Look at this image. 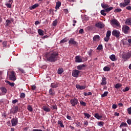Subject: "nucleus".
<instances>
[{"mask_svg": "<svg viewBox=\"0 0 131 131\" xmlns=\"http://www.w3.org/2000/svg\"><path fill=\"white\" fill-rule=\"evenodd\" d=\"M75 61L76 63H81L82 62V59L80 56H76L75 57Z\"/></svg>", "mask_w": 131, "mask_h": 131, "instance_id": "nucleus-13", "label": "nucleus"}, {"mask_svg": "<svg viewBox=\"0 0 131 131\" xmlns=\"http://www.w3.org/2000/svg\"><path fill=\"white\" fill-rule=\"evenodd\" d=\"M126 10H128V11H131V6H128L126 7Z\"/></svg>", "mask_w": 131, "mask_h": 131, "instance_id": "nucleus-60", "label": "nucleus"}, {"mask_svg": "<svg viewBox=\"0 0 131 131\" xmlns=\"http://www.w3.org/2000/svg\"><path fill=\"white\" fill-rule=\"evenodd\" d=\"M58 124H59L60 127H64V125H63V123L61 121H58Z\"/></svg>", "mask_w": 131, "mask_h": 131, "instance_id": "nucleus-41", "label": "nucleus"}, {"mask_svg": "<svg viewBox=\"0 0 131 131\" xmlns=\"http://www.w3.org/2000/svg\"><path fill=\"white\" fill-rule=\"evenodd\" d=\"M18 111L19 107H18V106H15L10 111V113H12V114H16V113H17V112H18Z\"/></svg>", "mask_w": 131, "mask_h": 131, "instance_id": "nucleus-8", "label": "nucleus"}, {"mask_svg": "<svg viewBox=\"0 0 131 131\" xmlns=\"http://www.w3.org/2000/svg\"><path fill=\"white\" fill-rule=\"evenodd\" d=\"M83 67H86V64H81L77 67L78 70H82Z\"/></svg>", "mask_w": 131, "mask_h": 131, "instance_id": "nucleus-19", "label": "nucleus"}, {"mask_svg": "<svg viewBox=\"0 0 131 131\" xmlns=\"http://www.w3.org/2000/svg\"><path fill=\"white\" fill-rule=\"evenodd\" d=\"M51 108L52 110H55V109L57 110V109L58 108V107L56 105H53L52 106Z\"/></svg>", "mask_w": 131, "mask_h": 131, "instance_id": "nucleus-49", "label": "nucleus"}, {"mask_svg": "<svg viewBox=\"0 0 131 131\" xmlns=\"http://www.w3.org/2000/svg\"><path fill=\"white\" fill-rule=\"evenodd\" d=\"M62 72H64V70H63V68H59L58 69V74H62Z\"/></svg>", "mask_w": 131, "mask_h": 131, "instance_id": "nucleus-29", "label": "nucleus"}, {"mask_svg": "<svg viewBox=\"0 0 131 131\" xmlns=\"http://www.w3.org/2000/svg\"><path fill=\"white\" fill-rule=\"evenodd\" d=\"M1 91L2 92V93H0V96H4L7 94L8 90L6 88V87L2 86L0 88Z\"/></svg>", "mask_w": 131, "mask_h": 131, "instance_id": "nucleus-9", "label": "nucleus"}, {"mask_svg": "<svg viewBox=\"0 0 131 131\" xmlns=\"http://www.w3.org/2000/svg\"><path fill=\"white\" fill-rule=\"evenodd\" d=\"M79 73H80V71L77 70H74L72 71V74L73 77H77L79 75Z\"/></svg>", "mask_w": 131, "mask_h": 131, "instance_id": "nucleus-10", "label": "nucleus"}, {"mask_svg": "<svg viewBox=\"0 0 131 131\" xmlns=\"http://www.w3.org/2000/svg\"><path fill=\"white\" fill-rule=\"evenodd\" d=\"M38 33L39 35H40L41 36H43V31L41 29L38 30Z\"/></svg>", "mask_w": 131, "mask_h": 131, "instance_id": "nucleus-27", "label": "nucleus"}, {"mask_svg": "<svg viewBox=\"0 0 131 131\" xmlns=\"http://www.w3.org/2000/svg\"><path fill=\"white\" fill-rule=\"evenodd\" d=\"M107 95H108V92L106 91V92H104V93L101 95V97L104 98V97H106V96Z\"/></svg>", "mask_w": 131, "mask_h": 131, "instance_id": "nucleus-35", "label": "nucleus"}, {"mask_svg": "<svg viewBox=\"0 0 131 131\" xmlns=\"http://www.w3.org/2000/svg\"><path fill=\"white\" fill-rule=\"evenodd\" d=\"M95 118H97V119L100 120L101 118H103V116L100 115L99 116V113H96L94 115Z\"/></svg>", "mask_w": 131, "mask_h": 131, "instance_id": "nucleus-22", "label": "nucleus"}, {"mask_svg": "<svg viewBox=\"0 0 131 131\" xmlns=\"http://www.w3.org/2000/svg\"><path fill=\"white\" fill-rule=\"evenodd\" d=\"M128 91H129V87H126L125 89H123L122 91L125 93V92H128Z\"/></svg>", "mask_w": 131, "mask_h": 131, "instance_id": "nucleus-47", "label": "nucleus"}, {"mask_svg": "<svg viewBox=\"0 0 131 131\" xmlns=\"http://www.w3.org/2000/svg\"><path fill=\"white\" fill-rule=\"evenodd\" d=\"M37 7H39V4H35L34 5L31 6L29 9L30 10H33L34 9H35L37 8Z\"/></svg>", "mask_w": 131, "mask_h": 131, "instance_id": "nucleus-20", "label": "nucleus"}, {"mask_svg": "<svg viewBox=\"0 0 131 131\" xmlns=\"http://www.w3.org/2000/svg\"><path fill=\"white\" fill-rule=\"evenodd\" d=\"M123 126H125V127H126V126H127V124H126V123H124V122H122L121 124L120 127V128H121V127H122Z\"/></svg>", "mask_w": 131, "mask_h": 131, "instance_id": "nucleus-33", "label": "nucleus"}, {"mask_svg": "<svg viewBox=\"0 0 131 131\" xmlns=\"http://www.w3.org/2000/svg\"><path fill=\"white\" fill-rule=\"evenodd\" d=\"M110 59H111L112 61H116V57L115 56V55L112 54V55L110 56Z\"/></svg>", "mask_w": 131, "mask_h": 131, "instance_id": "nucleus-24", "label": "nucleus"}, {"mask_svg": "<svg viewBox=\"0 0 131 131\" xmlns=\"http://www.w3.org/2000/svg\"><path fill=\"white\" fill-rule=\"evenodd\" d=\"M69 43L70 45H77V42H76V41L74 40V39L71 38L70 40L69 41Z\"/></svg>", "mask_w": 131, "mask_h": 131, "instance_id": "nucleus-14", "label": "nucleus"}, {"mask_svg": "<svg viewBox=\"0 0 131 131\" xmlns=\"http://www.w3.org/2000/svg\"><path fill=\"white\" fill-rule=\"evenodd\" d=\"M106 36L110 37V36H111V31H110V30L107 31L106 32Z\"/></svg>", "mask_w": 131, "mask_h": 131, "instance_id": "nucleus-43", "label": "nucleus"}, {"mask_svg": "<svg viewBox=\"0 0 131 131\" xmlns=\"http://www.w3.org/2000/svg\"><path fill=\"white\" fill-rule=\"evenodd\" d=\"M113 9V7H107L104 10H105V12H107V13L110 12L112 9Z\"/></svg>", "mask_w": 131, "mask_h": 131, "instance_id": "nucleus-32", "label": "nucleus"}, {"mask_svg": "<svg viewBox=\"0 0 131 131\" xmlns=\"http://www.w3.org/2000/svg\"><path fill=\"white\" fill-rule=\"evenodd\" d=\"M88 54L89 56H92V54H93V49H90L88 52Z\"/></svg>", "mask_w": 131, "mask_h": 131, "instance_id": "nucleus-46", "label": "nucleus"}, {"mask_svg": "<svg viewBox=\"0 0 131 131\" xmlns=\"http://www.w3.org/2000/svg\"><path fill=\"white\" fill-rule=\"evenodd\" d=\"M12 104H16V103H18V100L14 99V100H12Z\"/></svg>", "mask_w": 131, "mask_h": 131, "instance_id": "nucleus-59", "label": "nucleus"}, {"mask_svg": "<svg viewBox=\"0 0 131 131\" xmlns=\"http://www.w3.org/2000/svg\"><path fill=\"white\" fill-rule=\"evenodd\" d=\"M61 7V2H56V5L55 6V9L56 10H58L59 9V8Z\"/></svg>", "mask_w": 131, "mask_h": 131, "instance_id": "nucleus-23", "label": "nucleus"}, {"mask_svg": "<svg viewBox=\"0 0 131 131\" xmlns=\"http://www.w3.org/2000/svg\"><path fill=\"white\" fill-rule=\"evenodd\" d=\"M127 123H128V124H131V119L127 120Z\"/></svg>", "mask_w": 131, "mask_h": 131, "instance_id": "nucleus-64", "label": "nucleus"}, {"mask_svg": "<svg viewBox=\"0 0 131 131\" xmlns=\"http://www.w3.org/2000/svg\"><path fill=\"white\" fill-rule=\"evenodd\" d=\"M8 83L10 86H14L15 85V83L14 82H8Z\"/></svg>", "mask_w": 131, "mask_h": 131, "instance_id": "nucleus-54", "label": "nucleus"}, {"mask_svg": "<svg viewBox=\"0 0 131 131\" xmlns=\"http://www.w3.org/2000/svg\"><path fill=\"white\" fill-rule=\"evenodd\" d=\"M9 79L10 80H13V81L16 80V76H15L14 71H12L10 72V74L9 75Z\"/></svg>", "mask_w": 131, "mask_h": 131, "instance_id": "nucleus-6", "label": "nucleus"}, {"mask_svg": "<svg viewBox=\"0 0 131 131\" xmlns=\"http://www.w3.org/2000/svg\"><path fill=\"white\" fill-rule=\"evenodd\" d=\"M70 103L73 107L78 104V100L76 98H73L70 100Z\"/></svg>", "mask_w": 131, "mask_h": 131, "instance_id": "nucleus-7", "label": "nucleus"}, {"mask_svg": "<svg viewBox=\"0 0 131 131\" xmlns=\"http://www.w3.org/2000/svg\"><path fill=\"white\" fill-rule=\"evenodd\" d=\"M27 109L30 112H32L33 111V108L32 107V106L30 105H28Z\"/></svg>", "mask_w": 131, "mask_h": 131, "instance_id": "nucleus-26", "label": "nucleus"}, {"mask_svg": "<svg viewBox=\"0 0 131 131\" xmlns=\"http://www.w3.org/2000/svg\"><path fill=\"white\" fill-rule=\"evenodd\" d=\"M103 70L104 71H110V68H109L108 67H104L103 68Z\"/></svg>", "mask_w": 131, "mask_h": 131, "instance_id": "nucleus-39", "label": "nucleus"}, {"mask_svg": "<svg viewBox=\"0 0 131 131\" xmlns=\"http://www.w3.org/2000/svg\"><path fill=\"white\" fill-rule=\"evenodd\" d=\"M36 89V86H35V85H33L31 86V89L33 91H34Z\"/></svg>", "mask_w": 131, "mask_h": 131, "instance_id": "nucleus-58", "label": "nucleus"}, {"mask_svg": "<svg viewBox=\"0 0 131 131\" xmlns=\"http://www.w3.org/2000/svg\"><path fill=\"white\" fill-rule=\"evenodd\" d=\"M51 86L52 89H56L59 86V83L57 82H53L51 84Z\"/></svg>", "mask_w": 131, "mask_h": 131, "instance_id": "nucleus-15", "label": "nucleus"}, {"mask_svg": "<svg viewBox=\"0 0 131 131\" xmlns=\"http://www.w3.org/2000/svg\"><path fill=\"white\" fill-rule=\"evenodd\" d=\"M128 41H127V40L123 41V44L124 46H126L128 45Z\"/></svg>", "mask_w": 131, "mask_h": 131, "instance_id": "nucleus-55", "label": "nucleus"}, {"mask_svg": "<svg viewBox=\"0 0 131 131\" xmlns=\"http://www.w3.org/2000/svg\"><path fill=\"white\" fill-rule=\"evenodd\" d=\"M10 24H11V20L9 19H7L5 22V27H8V26H9Z\"/></svg>", "mask_w": 131, "mask_h": 131, "instance_id": "nucleus-25", "label": "nucleus"}, {"mask_svg": "<svg viewBox=\"0 0 131 131\" xmlns=\"http://www.w3.org/2000/svg\"><path fill=\"white\" fill-rule=\"evenodd\" d=\"M76 88L78 90H80L85 89V86H81L79 84L76 85Z\"/></svg>", "mask_w": 131, "mask_h": 131, "instance_id": "nucleus-17", "label": "nucleus"}, {"mask_svg": "<svg viewBox=\"0 0 131 131\" xmlns=\"http://www.w3.org/2000/svg\"><path fill=\"white\" fill-rule=\"evenodd\" d=\"M109 39H110V37L107 36H106V37L104 38V41H108Z\"/></svg>", "mask_w": 131, "mask_h": 131, "instance_id": "nucleus-48", "label": "nucleus"}, {"mask_svg": "<svg viewBox=\"0 0 131 131\" xmlns=\"http://www.w3.org/2000/svg\"><path fill=\"white\" fill-rule=\"evenodd\" d=\"M130 58H131V52H129L127 53H124L122 55V59H123L124 61H127V60H128V59H130Z\"/></svg>", "mask_w": 131, "mask_h": 131, "instance_id": "nucleus-3", "label": "nucleus"}, {"mask_svg": "<svg viewBox=\"0 0 131 131\" xmlns=\"http://www.w3.org/2000/svg\"><path fill=\"white\" fill-rule=\"evenodd\" d=\"M98 39H100V36H99L98 35H95L93 37V40L94 41H96V40H97Z\"/></svg>", "mask_w": 131, "mask_h": 131, "instance_id": "nucleus-28", "label": "nucleus"}, {"mask_svg": "<svg viewBox=\"0 0 131 131\" xmlns=\"http://www.w3.org/2000/svg\"><path fill=\"white\" fill-rule=\"evenodd\" d=\"M125 24H126V25L131 26V17H129L126 19Z\"/></svg>", "mask_w": 131, "mask_h": 131, "instance_id": "nucleus-16", "label": "nucleus"}, {"mask_svg": "<svg viewBox=\"0 0 131 131\" xmlns=\"http://www.w3.org/2000/svg\"><path fill=\"white\" fill-rule=\"evenodd\" d=\"M7 41H4L3 42V46L4 48H6V47H7Z\"/></svg>", "mask_w": 131, "mask_h": 131, "instance_id": "nucleus-52", "label": "nucleus"}, {"mask_svg": "<svg viewBox=\"0 0 131 131\" xmlns=\"http://www.w3.org/2000/svg\"><path fill=\"white\" fill-rule=\"evenodd\" d=\"M106 11L105 10H102L100 11V13L101 14V15H102L103 16H106L107 15V14L106 13H105Z\"/></svg>", "mask_w": 131, "mask_h": 131, "instance_id": "nucleus-34", "label": "nucleus"}, {"mask_svg": "<svg viewBox=\"0 0 131 131\" xmlns=\"http://www.w3.org/2000/svg\"><path fill=\"white\" fill-rule=\"evenodd\" d=\"M128 114H131V106L127 109Z\"/></svg>", "mask_w": 131, "mask_h": 131, "instance_id": "nucleus-56", "label": "nucleus"}, {"mask_svg": "<svg viewBox=\"0 0 131 131\" xmlns=\"http://www.w3.org/2000/svg\"><path fill=\"white\" fill-rule=\"evenodd\" d=\"M57 19H55L54 21H53V23H52V25L53 26H57Z\"/></svg>", "mask_w": 131, "mask_h": 131, "instance_id": "nucleus-50", "label": "nucleus"}, {"mask_svg": "<svg viewBox=\"0 0 131 131\" xmlns=\"http://www.w3.org/2000/svg\"><path fill=\"white\" fill-rule=\"evenodd\" d=\"M111 24L113 26V25L116 26L117 29H119V28H120L121 27L119 21H118V20H117L116 19H113L112 20H111Z\"/></svg>", "mask_w": 131, "mask_h": 131, "instance_id": "nucleus-2", "label": "nucleus"}, {"mask_svg": "<svg viewBox=\"0 0 131 131\" xmlns=\"http://www.w3.org/2000/svg\"><path fill=\"white\" fill-rule=\"evenodd\" d=\"M80 104L81 105H82V106H83L84 107H85V106H86V103L83 101H81Z\"/></svg>", "mask_w": 131, "mask_h": 131, "instance_id": "nucleus-53", "label": "nucleus"}, {"mask_svg": "<svg viewBox=\"0 0 131 131\" xmlns=\"http://www.w3.org/2000/svg\"><path fill=\"white\" fill-rule=\"evenodd\" d=\"M112 108H113V109H116V108H117V105L113 104L112 105Z\"/></svg>", "mask_w": 131, "mask_h": 131, "instance_id": "nucleus-63", "label": "nucleus"}, {"mask_svg": "<svg viewBox=\"0 0 131 131\" xmlns=\"http://www.w3.org/2000/svg\"><path fill=\"white\" fill-rule=\"evenodd\" d=\"M122 85L120 83H117L115 85V88L116 89H119V88H121Z\"/></svg>", "mask_w": 131, "mask_h": 131, "instance_id": "nucleus-40", "label": "nucleus"}, {"mask_svg": "<svg viewBox=\"0 0 131 131\" xmlns=\"http://www.w3.org/2000/svg\"><path fill=\"white\" fill-rule=\"evenodd\" d=\"M49 94L50 96H55V90L53 89H50L49 90Z\"/></svg>", "mask_w": 131, "mask_h": 131, "instance_id": "nucleus-21", "label": "nucleus"}, {"mask_svg": "<svg viewBox=\"0 0 131 131\" xmlns=\"http://www.w3.org/2000/svg\"><path fill=\"white\" fill-rule=\"evenodd\" d=\"M20 97V98H25V94L24 93H21Z\"/></svg>", "mask_w": 131, "mask_h": 131, "instance_id": "nucleus-57", "label": "nucleus"}, {"mask_svg": "<svg viewBox=\"0 0 131 131\" xmlns=\"http://www.w3.org/2000/svg\"><path fill=\"white\" fill-rule=\"evenodd\" d=\"M6 6L7 8H9V9L12 8V5L11 4H7Z\"/></svg>", "mask_w": 131, "mask_h": 131, "instance_id": "nucleus-62", "label": "nucleus"}, {"mask_svg": "<svg viewBox=\"0 0 131 131\" xmlns=\"http://www.w3.org/2000/svg\"><path fill=\"white\" fill-rule=\"evenodd\" d=\"M12 126H16L18 124V119L16 118L12 119L11 120Z\"/></svg>", "mask_w": 131, "mask_h": 131, "instance_id": "nucleus-11", "label": "nucleus"}, {"mask_svg": "<svg viewBox=\"0 0 131 131\" xmlns=\"http://www.w3.org/2000/svg\"><path fill=\"white\" fill-rule=\"evenodd\" d=\"M79 33L80 34H83L84 33V30H83V29H80L79 31Z\"/></svg>", "mask_w": 131, "mask_h": 131, "instance_id": "nucleus-45", "label": "nucleus"}, {"mask_svg": "<svg viewBox=\"0 0 131 131\" xmlns=\"http://www.w3.org/2000/svg\"><path fill=\"white\" fill-rule=\"evenodd\" d=\"M124 2L127 6H128L130 4V0H124Z\"/></svg>", "mask_w": 131, "mask_h": 131, "instance_id": "nucleus-38", "label": "nucleus"}, {"mask_svg": "<svg viewBox=\"0 0 131 131\" xmlns=\"http://www.w3.org/2000/svg\"><path fill=\"white\" fill-rule=\"evenodd\" d=\"M101 7L103 9H107V8H109V5L108 4H101Z\"/></svg>", "mask_w": 131, "mask_h": 131, "instance_id": "nucleus-30", "label": "nucleus"}, {"mask_svg": "<svg viewBox=\"0 0 131 131\" xmlns=\"http://www.w3.org/2000/svg\"><path fill=\"white\" fill-rule=\"evenodd\" d=\"M59 54L56 51H51L45 54V57L48 62L54 63L58 60Z\"/></svg>", "mask_w": 131, "mask_h": 131, "instance_id": "nucleus-1", "label": "nucleus"}, {"mask_svg": "<svg viewBox=\"0 0 131 131\" xmlns=\"http://www.w3.org/2000/svg\"><path fill=\"white\" fill-rule=\"evenodd\" d=\"M18 70L19 71H20V72H21V73H25V71H24L23 69L19 68Z\"/></svg>", "mask_w": 131, "mask_h": 131, "instance_id": "nucleus-61", "label": "nucleus"}, {"mask_svg": "<svg viewBox=\"0 0 131 131\" xmlns=\"http://www.w3.org/2000/svg\"><path fill=\"white\" fill-rule=\"evenodd\" d=\"M84 115L85 117H86V118H90L91 117V115H90L88 113H84Z\"/></svg>", "mask_w": 131, "mask_h": 131, "instance_id": "nucleus-42", "label": "nucleus"}, {"mask_svg": "<svg viewBox=\"0 0 131 131\" xmlns=\"http://www.w3.org/2000/svg\"><path fill=\"white\" fill-rule=\"evenodd\" d=\"M126 6L127 5L125 3H121L119 4L120 8H125Z\"/></svg>", "mask_w": 131, "mask_h": 131, "instance_id": "nucleus-31", "label": "nucleus"}, {"mask_svg": "<svg viewBox=\"0 0 131 131\" xmlns=\"http://www.w3.org/2000/svg\"><path fill=\"white\" fill-rule=\"evenodd\" d=\"M67 40H66V38H64L63 39H62L61 40H60V43H64V42H67Z\"/></svg>", "mask_w": 131, "mask_h": 131, "instance_id": "nucleus-51", "label": "nucleus"}, {"mask_svg": "<svg viewBox=\"0 0 131 131\" xmlns=\"http://www.w3.org/2000/svg\"><path fill=\"white\" fill-rule=\"evenodd\" d=\"M112 35L115 36L117 38H118L120 36V32L117 30H114L112 32Z\"/></svg>", "mask_w": 131, "mask_h": 131, "instance_id": "nucleus-5", "label": "nucleus"}, {"mask_svg": "<svg viewBox=\"0 0 131 131\" xmlns=\"http://www.w3.org/2000/svg\"><path fill=\"white\" fill-rule=\"evenodd\" d=\"M121 11H122V10H121V9H120V8H117V9H115L114 12L115 13H118V12H121Z\"/></svg>", "mask_w": 131, "mask_h": 131, "instance_id": "nucleus-37", "label": "nucleus"}, {"mask_svg": "<svg viewBox=\"0 0 131 131\" xmlns=\"http://www.w3.org/2000/svg\"><path fill=\"white\" fill-rule=\"evenodd\" d=\"M129 30V27L127 25H124L122 27V31L125 34H127L128 31Z\"/></svg>", "mask_w": 131, "mask_h": 131, "instance_id": "nucleus-4", "label": "nucleus"}, {"mask_svg": "<svg viewBox=\"0 0 131 131\" xmlns=\"http://www.w3.org/2000/svg\"><path fill=\"white\" fill-rule=\"evenodd\" d=\"M95 26L97 28L102 29V28H103V27L105 26V25H104V24H103L102 22L99 21L95 24Z\"/></svg>", "mask_w": 131, "mask_h": 131, "instance_id": "nucleus-12", "label": "nucleus"}, {"mask_svg": "<svg viewBox=\"0 0 131 131\" xmlns=\"http://www.w3.org/2000/svg\"><path fill=\"white\" fill-rule=\"evenodd\" d=\"M102 49H103V45H99L97 48V50H98L99 51H101Z\"/></svg>", "mask_w": 131, "mask_h": 131, "instance_id": "nucleus-36", "label": "nucleus"}, {"mask_svg": "<svg viewBox=\"0 0 131 131\" xmlns=\"http://www.w3.org/2000/svg\"><path fill=\"white\" fill-rule=\"evenodd\" d=\"M42 109L44 111H46V112H50V111H51V108L47 106H43Z\"/></svg>", "mask_w": 131, "mask_h": 131, "instance_id": "nucleus-18", "label": "nucleus"}, {"mask_svg": "<svg viewBox=\"0 0 131 131\" xmlns=\"http://www.w3.org/2000/svg\"><path fill=\"white\" fill-rule=\"evenodd\" d=\"M105 123H104V122H98V125H99V126H103V125Z\"/></svg>", "mask_w": 131, "mask_h": 131, "instance_id": "nucleus-44", "label": "nucleus"}]
</instances>
